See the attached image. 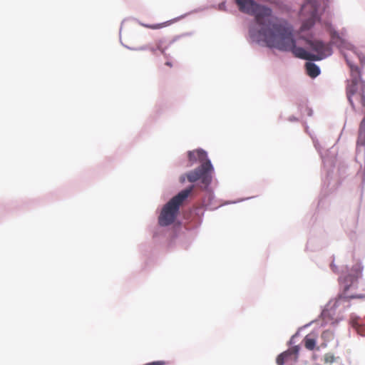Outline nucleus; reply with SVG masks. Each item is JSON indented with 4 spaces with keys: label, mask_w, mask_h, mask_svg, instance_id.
<instances>
[{
    "label": "nucleus",
    "mask_w": 365,
    "mask_h": 365,
    "mask_svg": "<svg viewBox=\"0 0 365 365\" xmlns=\"http://www.w3.org/2000/svg\"><path fill=\"white\" fill-rule=\"evenodd\" d=\"M239 10L255 16L259 30L250 29L251 38L264 41L269 47L281 51H291L299 58L319 60V41L302 39L306 48L298 47L293 38V29L284 19L272 16V9L254 0H235Z\"/></svg>",
    "instance_id": "nucleus-1"
},
{
    "label": "nucleus",
    "mask_w": 365,
    "mask_h": 365,
    "mask_svg": "<svg viewBox=\"0 0 365 365\" xmlns=\"http://www.w3.org/2000/svg\"><path fill=\"white\" fill-rule=\"evenodd\" d=\"M321 27L329 33L331 43L339 48L350 68L352 79L346 87V96L352 107L356 104H360L363 108L364 118L359 125L357 143L365 145V82L361 80V72L353 62V58L356 57L359 59L361 66L364 67L365 55L359 53L354 46L343 39L329 22L325 21L323 23L321 22Z\"/></svg>",
    "instance_id": "nucleus-2"
},
{
    "label": "nucleus",
    "mask_w": 365,
    "mask_h": 365,
    "mask_svg": "<svg viewBox=\"0 0 365 365\" xmlns=\"http://www.w3.org/2000/svg\"><path fill=\"white\" fill-rule=\"evenodd\" d=\"M193 187L194 186L192 185L182 190L164 205L158 217L160 225L168 226L175 221L178 214L180 206L191 193Z\"/></svg>",
    "instance_id": "nucleus-3"
},
{
    "label": "nucleus",
    "mask_w": 365,
    "mask_h": 365,
    "mask_svg": "<svg viewBox=\"0 0 365 365\" xmlns=\"http://www.w3.org/2000/svg\"><path fill=\"white\" fill-rule=\"evenodd\" d=\"M212 170L213 168L210 160H206L200 166L187 173V180L190 182H195L201 179L203 184L208 185L211 181L210 173Z\"/></svg>",
    "instance_id": "nucleus-4"
},
{
    "label": "nucleus",
    "mask_w": 365,
    "mask_h": 365,
    "mask_svg": "<svg viewBox=\"0 0 365 365\" xmlns=\"http://www.w3.org/2000/svg\"><path fill=\"white\" fill-rule=\"evenodd\" d=\"M167 48L168 46L165 45V41L163 39H159L155 41L154 46L150 48V51L155 56H157L159 51L166 60L165 64L171 68L173 64L170 56L166 53Z\"/></svg>",
    "instance_id": "nucleus-5"
},
{
    "label": "nucleus",
    "mask_w": 365,
    "mask_h": 365,
    "mask_svg": "<svg viewBox=\"0 0 365 365\" xmlns=\"http://www.w3.org/2000/svg\"><path fill=\"white\" fill-rule=\"evenodd\" d=\"M187 156L191 165H192L194 163H196L197 161H199L201 163V164H202L203 163L206 162V160H210L207 158V153L202 149L189 151Z\"/></svg>",
    "instance_id": "nucleus-6"
},
{
    "label": "nucleus",
    "mask_w": 365,
    "mask_h": 365,
    "mask_svg": "<svg viewBox=\"0 0 365 365\" xmlns=\"http://www.w3.org/2000/svg\"><path fill=\"white\" fill-rule=\"evenodd\" d=\"M363 266L361 263H356L354 264L351 270V274L346 276L344 279L346 282L352 283L356 281L359 278L362 276Z\"/></svg>",
    "instance_id": "nucleus-7"
},
{
    "label": "nucleus",
    "mask_w": 365,
    "mask_h": 365,
    "mask_svg": "<svg viewBox=\"0 0 365 365\" xmlns=\"http://www.w3.org/2000/svg\"><path fill=\"white\" fill-rule=\"evenodd\" d=\"M298 349L297 347L294 348L292 350H287L282 352L277 356L276 359L277 364L284 365L287 361H289V359L292 355H296Z\"/></svg>",
    "instance_id": "nucleus-8"
},
{
    "label": "nucleus",
    "mask_w": 365,
    "mask_h": 365,
    "mask_svg": "<svg viewBox=\"0 0 365 365\" xmlns=\"http://www.w3.org/2000/svg\"><path fill=\"white\" fill-rule=\"evenodd\" d=\"M350 285H346L344 288V291L341 295L339 296V299L336 300V302L334 304V307L336 306L337 304H339L341 300L344 299H363L365 298V294H356V295H351L347 296L346 294V290L349 289Z\"/></svg>",
    "instance_id": "nucleus-9"
},
{
    "label": "nucleus",
    "mask_w": 365,
    "mask_h": 365,
    "mask_svg": "<svg viewBox=\"0 0 365 365\" xmlns=\"http://www.w3.org/2000/svg\"><path fill=\"white\" fill-rule=\"evenodd\" d=\"M305 66L307 74L310 77L315 78L319 74V68L314 63L307 62Z\"/></svg>",
    "instance_id": "nucleus-10"
},
{
    "label": "nucleus",
    "mask_w": 365,
    "mask_h": 365,
    "mask_svg": "<svg viewBox=\"0 0 365 365\" xmlns=\"http://www.w3.org/2000/svg\"><path fill=\"white\" fill-rule=\"evenodd\" d=\"M309 9H312V11H310V19L312 21V19H314L317 15V9L313 7L311 2H307L302 6V13H305ZM311 24H312V21Z\"/></svg>",
    "instance_id": "nucleus-11"
},
{
    "label": "nucleus",
    "mask_w": 365,
    "mask_h": 365,
    "mask_svg": "<svg viewBox=\"0 0 365 365\" xmlns=\"http://www.w3.org/2000/svg\"><path fill=\"white\" fill-rule=\"evenodd\" d=\"M332 53L331 47L329 44H324L321 41V60L329 56Z\"/></svg>",
    "instance_id": "nucleus-12"
},
{
    "label": "nucleus",
    "mask_w": 365,
    "mask_h": 365,
    "mask_svg": "<svg viewBox=\"0 0 365 365\" xmlns=\"http://www.w3.org/2000/svg\"><path fill=\"white\" fill-rule=\"evenodd\" d=\"M304 346L309 350H312L316 345V340L311 338L309 335L306 336L304 339Z\"/></svg>",
    "instance_id": "nucleus-13"
},
{
    "label": "nucleus",
    "mask_w": 365,
    "mask_h": 365,
    "mask_svg": "<svg viewBox=\"0 0 365 365\" xmlns=\"http://www.w3.org/2000/svg\"><path fill=\"white\" fill-rule=\"evenodd\" d=\"M141 25L143 27L151 29H162L168 25V22H164L161 24H141Z\"/></svg>",
    "instance_id": "nucleus-14"
},
{
    "label": "nucleus",
    "mask_w": 365,
    "mask_h": 365,
    "mask_svg": "<svg viewBox=\"0 0 365 365\" xmlns=\"http://www.w3.org/2000/svg\"><path fill=\"white\" fill-rule=\"evenodd\" d=\"M338 359V357H335L332 354L329 353L325 354L324 356V363L331 364L336 361Z\"/></svg>",
    "instance_id": "nucleus-15"
},
{
    "label": "nucleus",
    "mask_w": 365,
    "mask_h": 365,
    "mask_svg": "<svg viewBox=\"0 0 365 365\" xmlns=\"http://www.w3.org/2000/svg\"><path fill=\"white\" fill-rule=\"evenodd\" d=\"M167 364H168V362H166L165 361H156L147 363L144 365H166Z\"/></svg>",
    "instance_id": "nucleus-16"
},
{
    "label": "nucleus",
    "mask_w": 365,
    "mask_h": 365,
    "mask_svg": "<svg viewBox=\"0 0 365 365\" xmlns=\"http://www.w3.org/2000/svg\"><path fill=\"white\" fill-rule=\"evenodd\" d=\"M329 316V311L327 309H324L321 312V320H325L327 317Z\"/></svg>",
    "instance_id": "nucleus-17"
},
{
    "label": "nucleus",
    "mask_w": 365,
    "mask_h": 365,
    "mask_svg": "<svg viewBox=\"0 0 365 365\" xmlns=\"http://www.w3.org/2000/svg\"><path fill=\"white\" fill-rule=\"evenodd\" d=\"M329 0H321V7L323 6V10L325 11L329 8Z\"/></svg>",
    "instance_id": "nucleus-18"
},
{
    "label": "nucleus",
    "mask_w": 365,
    "mask_h": 365,
    "mask_svg": "<svg viewBox=\"0 0 365 365\" xmlns=\"http://www.w3.org/2000/svg\"><path fill=\"white\" fill-rule=\"evenodd\" d=\"M351 323H352V325L354 328H356V329L357 330V331L359 333V329H361L358 324L356 323V322H355V320H352L351 321Z\"/></svg>",
    "instance_id": "nucleus-19"
},
{
    "label": "nucleus",
    "mask_w": 365,
    "mask_h": 365,
    "mask_svg": "<svg viewBox=\"0 0 365 365\" xmlns=\"http://www.w3.org/2000/svg\"><path fill=\"white\" fill-rule=\"evenodd\" d=\"M219 8L220 10H225V4L222 3L219 5Z\"/></svg>",
    "instance_id": "nucleus-20"
},
{
    "label": "nucleus",
    "mask_w": 365,
    "mask_h": 365,
    "mask_svg": "<svg viewBox=\"0 0 365 365\" xmlns=\"http://www.w3.org/2000/svg\"><path fill=\"white\" fill-rule=\"evenodd\" d=\"M329 321L331 323H333V318H331L329 320H326L325 323H328Z\"/></svg>",
    "instance_id": "nucleus-21"
},
{
    "label": "nucleus",
    "mask_w": 365,
    "mask_h": 365,
    "mask_svg": "<svg viewBox=\"0 0 365 365\" xmlns=\"http://www.w3.org/2000/svg\"><path fill=\"white\" fill-rule=\"evenodd\" d=\"M331 267H332V269H333L334 272H336V269H335V268H334V264L333 263L331 264Z\"/></svg>",
    "instance_id": "nucleus-22"
},
{
    "label": "nucleus",
    "mask_w": 365,
    "mask_h": 365,
    "mask_svg": "<svg viewBox=\"0 0 365 365\" xmlns=\"http://www.w3.org/2000/svg\"><path fill=\"white\" fill-rule=\"evenodd\" d=\"M180 181H181L182 182H183L185 181V178H184V177H181V178H180Z\"/></svg>",
    "instance_id": "nucleus-23"
},
{
    "label": "nucleus",
    "mask_w": 365,
    "mask_h": 365,
    "mask_svg": "<svg viewBox=\"0 0 365 365\" xmlns=\"http://www.w3.org/2000/svg\"><path fill=\"white\" fill-rule=\"evenodd\" d=\"M302 29H306V24H304L302 25Z\"/></svg>",
    "instance_id": "nucleus-24"
}]
</instances>
